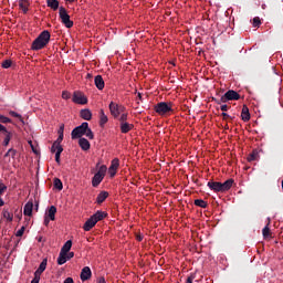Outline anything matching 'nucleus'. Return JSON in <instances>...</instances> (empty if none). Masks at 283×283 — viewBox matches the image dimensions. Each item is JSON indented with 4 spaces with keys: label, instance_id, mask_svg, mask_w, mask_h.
I'll use <instances>...</instances> for the list:
<instances>
[{
    "label": "nucleus",
    "instance_id": "f257e3e1",
    "mask_svg": "<svg viewBox=\"0 0 283 283\" xmlns=\"http://www.w3.org/2000/svg\"><path fill=\"white\" fill-rule=\"evenodd\" d=\"M208 187L209 189H211V191H216V192L229 191V189L233 187V179H228L223 184L218 181H209Z\"/></svg>",
    "mask_w": 283,
    "mask_h": 283
},
{
    "label": "nucleus",
    "instance_id": "aec40b11",
    "mask_svg": "<svg viewBox=\"0 0 283 283\" xmlns=\"http://www.w3.org/2000/svg\"><path fill=\"white\" fill-rule=\"evenodd\" d=\"M94 82H95V86L97 87V90H104L105 81L103 80V76L96 75L94 78Z\"/></svg>",
    "mask_w": 283,
    "mask_h": 283
},
{
    "label": "nucleus",
    "instance_id": "a19ab883",
    "mask_svg": "<svg viewBox=\"0 0 283 283\" xmlns=\"http://www.w3.org/2000/svg\"><path fill=\"white\" fill-rule=\"evenodd\" d=\"M0 123H12V119L3 115H0Z\"/></svg>",
    "mask_w": 283,
    "mask_h": 283
},
{
    "label": "nucleus",
    "instance_id": "a878e982",
    "mask_svg": "<svg viewBox=\"0 0 283 283\" xmlns=\"http://www.w3.org/2000/svg\"><path fill=\"white\" fill-rule=\"evenodd\" d=\"M30 6V3L28 2V0H20L19 1V8L20 10H22V12L25 14V12H28V7Z\"/></svg>",
    "mask_w": 283,
    "mask_h": 283
},
{
    "label": "nucleus",
    "instance_id": "a18cd8bd",
    "mask_svg": "<svg viewBox=\"0 0 283 283\" xmlns=\"http://www.w3.org/2000/svg\"><path fill=\"white\" fill-rule=\"evenodd\" d=\"M39 282H41V276H39L38 274H34V277L31 281V283H39Z\"/></svg>",
    "mask_w": 283,
    "mask_h": 283
},
{
    "label": "nucleus",
    "instance_id": "1a4fd4ad",
    "mask_svg": "<svg viewBox=\"0 0 283 283\" xmlns=\"http://www.w3.org/2000/svg\"><path fill=\"white\" fill-rule=\"evenodd\" d=\"M87 129V122L82 123V125L75 127L72 133L71 136L72 138H82V136H85V130Z\"/></svg>",
    "mask_w": 283,
    "mask_h": 283
},
{
    "label": "nucleus",
    "instance_id": "c85d7f7f",
    "mask_svg": "<svg viewBox=\"0 0 283 283\" xmlns=\"http://www.w3.org/2000/svg\"><path fill=\"white\" fill-rule=\"evenodd\" d=\"M84 136H86V138H88L90 140H94V133L90 128V124H86Z\"/></svg>",
    "mask_w": 283,
    "mask_h": 283
},
{
    "label": "nucleus",
    "instance_id": "2eb2a0df",
    "mask_svg": "<svg viewBox=\"0 0 283 283\" xmlns=\"http://www.w3.org/2000/svg\"><path fill=\"white\" fill-rule=\"evenodd\" d=\"M78 145L83 151H90V147H92V145L90 144V140L83 137H80Z\"/></svg>",
    "mask_w": 283,
    "mask_h": 283
},
{
    "label": "nucleus",
    "instance_id": "f3484780",
    "mask_svg": "<svg viewBox=\"0 0 283 283\" xmlns=\"http://www.w3.org/2000/svg\"><path fill=\"white\" fill-rule=\"evenodd\" d=\"M133 129H134V124H129L127 122L120 123L122 134H128V132H132Z\"/></svg>",
    "mask_w": 283,
    "mask_h": 283
},
{
    "label": "nucleus",
    "instance_id": "2f4dec72",
    "mask_svg": "<svg viewBox=\"0 0 283 283\" xmlns=\"http://www.w3.org/2000/svg\"><path fill=\"white\" fill-rule=\"evenodd\" d=\"M195 205L196 207H201V209H207V202L202 199H196Z\"/></svg>",
    "mask_w": 283,
    "mask_h": 283
},
{
    "label": "nucleus",
    "instance_id": "e433bc0d",
    "mask_svg": "<svg viewBox=\"0 0 283 283\" xmlns=\"http://www.w3.org/2000/svg\"><path fill=\"white\" fill-rule=\"evenodd\" d=\"M9 114L13 117V118H19L21 120V123H23V117L21 116V114L14 112V111H10Z\"/></svg>",
    "mask_w": 283,
    "mask_h": 283
},
{
    "label": "nucleus",
    "instance_id": "58836bf2",
    "mask_svg": "<svg viewBox=\"0 0 283 283\" xmlns=\"http://www.w3.org/2000/svg\"><path fill=\"white\" fill-rule=\"evenodd\" d=\"M71 94H70V92H67V91H63L62 92V98L64 99V101H70V98H71Z\"/></svg>",
    "mask_w": 283,
    "mask_h": 283
},
{
    "label": "nucleus",
    "instance_id": "13d9d810",
    "mask_svg": "<svg viewBox=\"0 0 283 283\" xmlns=\"http://www.w3.org/2000/svg\"><path fill=\"white\" fill-rule=\"evenodd\" d=\"M139 98H140V94H138Z\"/></svg>",
    "mask_w": 283,
    "mask_h": 283
},
{
    "label": "nucleus",
    "instance_id": "09e8293b",
    "mask_svg": "<svg viewBox=\"0 0 283 283\" xmlns=\"http://www.w3.org/2000/svg\"><path fill=\"white\" fill-rule=\"evenodd\" d=\"M63 283H74V279L67 277V279L64 280Z\"/></svg>",
    "mask_w": 283,
    "mask_h": 283
},
{
    "label": "nucleus",
    "instance_id": "6ab92c4d",
    "mask_svg": "<svg viewBox=\"0 0 283 283\" xmlns=\"http://www.w3.org/2000/svg\"><path fill=\"white\" fill-rule=\"evenodd\" d=\"M45 269H48V259H44V260L40 263V266H39L38 270L34 272V275L41 276V274L43 273V271H45Z\"/></svg>",
    "mask_w": 283,
    "mask_h": 283
},
{
    "label": "nucleus",
    "instance_id": "ea45409f",
    "mask_svg": "<svg viewBox=\"0 0 283 283\" xmlns=\"http://www.w3.org/2000/svg\"><path fill=\"white\" fill-rule=\"evenodd\" d=\"M261 23L262 22L258 17L253 19V28H260Z\"/></svg>",
    "mask_w": 283,
    "mask_h": 283
},
{
    "label": "nucleus",
    "instance_id": "412c9836",
    "mask_svg": "<svg viewBox=\"0 0 283 283\" xmlns=\"http://www.w3.org/2000/svg\"><path fill=\"white\" fill-rule=\"evenodd\" d=\"M108 197H109V192L107 191L99 192L96 198L97 205H103V202H105V200H107Z\"/></svg>",
    "mask_w": 283,
    "mask_h": 283
},
{
    "label": "nucleus",
    "instance_id": "7ed1b4c3",
    "mask_svg": "<svg viewBox=\"0 0 283 283\" xmlns=\"http://www.w3.org/2000/svg\"><path fill=\"white\" fill-rule=\"evenodd\" d=\"M107 214L103 211H97L83 226L84 231H92L97 222H101Z\"/></svg>",
    "mask_w": 283,
    "mask_h": 283
},
{
    "label": "nucleus",
    "instance_id": "4be33fe9",
    "mask_svg": "<svg viewBox=\"0 0 283 283\" xmlns=\"http://www.w3.org/2000/svg\"><path fill=\"white\" fill-rule=\"evenodd\" d=\"M80 116L84 120H92V111H90L88 108L82 109L80 112Z\"/></svg>",
    "mask_w": 283,
    "mask_h": 283
},
{
    "label": "nucleus",
    "instance_id": "5fc2aeb1",
    "mask_svg": "<svg viewBox=\"0 0 283 283\" xmlns=\"http://www.w3.org/2000/svg\"><path fill=\"white\" fill-rule=\"evenodd\" d=\"M136 240H137L138 242H143V235H142V234H137V235H136Z\"/></svg>",
    "mask_w": 283,
    "mask_h": 283
},
{
    "label": "nucleus",
    "instance_id": "20e7f679",
    "mask_svg": "<svg viewBox=\"0 0 283 283\" xmlns=\"http://www.w3.org/2000/svg\"><path fill=\"white\" fill-rule=\"evenodd\" d=\"M155 112L159 116H169L170 112H174V105L171 103L160 102L155 105Z\"/></svg>",
    "mask_w": 283,
    "mask_h": 283
},
{
    "label": "nucleus",
    "instance_id": "b1692460",
    "mask_svg": "<svg viewBox=\"0 0 283 283\" xmlns=\"http://www.w3.org/2000/svg\"><path fill=\"white\" fill-rule=\"evenodd\" d=\"M48 8H51V10H59V0H46Z\"/></svg>",
    "mask_w": 283,
    "mask_h": 283
},
{
    "label": "nucleus",
    "instance_id": "9b49d317",
    "mask_svg": "<svg viewBox=\"0 0 283 283\" xmlns=\"http://www.w3.org/2000/svg\"><path fill=\"white\" fill-rule=\"evenodd\" d=\"M73 103H76L77 105H87V97L85 94L75 91L73 93Z\"/></svg>",
    "mask_w": 283,
    "mask_h": 283
},
{
    "label": "nucleus",
    "instance_id": "4468645a",
    "mask_svg": "<svg viewBox=\"0 0 283 283\" xmlns=\"http://www.w3.org/2000/svg\"><path fill=\"white\" fill-rule=\"evenodd\" d=\"M82 282H87L92 277V270L90 266H85L82 269L81 275H80Z\"/></svg>",
    "mask_w": 283,
    "mask_h": 283
},
{
    "label": "nucleus",
    "instance_id": "9d476101",
    "mask_svg": "<svg viewBox=\"0 0 283 283\" xmlns=\"http://www.w3.org/2000/svg\"><path fill=\"white\" fill-rule=\"evenodd\" d=\"M228 101H240V94L233 90L228 91L221 96V103H228Z\"/></svg>",
    "mask_w": 283,
    "mask_h": 283
},
{
    "label": "nucleus",
    "instance_id": "603ef678",
    "mask_svg": "<svg viewBox=\"0 0 283 283\" xmlns=\"http://www.w3.org/2000/svg\"><path fill=\"white\" fill-rule=\"evenodd\" d=\"M0 132H3L6 134V132H8V128H6V126L0 124Z\"/></svg>",
    "mask_w": 283,
    "mask_h": 283
},
{
    "label": "nucleus",
    "instance_id": "473e14b6",
    "mask_svg": "<svg viewBox=\"0 0 283 283\" xmlns=\"http://www.w3.org/2000/svg\"><path fill=\"white\" fill-rule=\"evenodd\" d=\"M128 116H129V113H127V111H124V112L120 113V115L118 116L119 122H120V123H127L126 120H127Z\"/></svg>",
    "mask_w": 283,
    "mask_h": 283
},
{
    "label": "nucleus",
    "instance_id": "dca6fc26",
    "mask_svg": "<svg viewBox=\"0 0 283 283\" xmlns=\"http://www.w3.org/2000/svg\"><path fill=\"white\" fill-rule=\"evenodd\" d=\"M46 218H50L52 221L56 220V207L51 206L44 214Z\"/></svg>",
    "mask_w": 283,
    "mask_h": 283
},
{
    "label": "nucleus",
    "instance_id": "72a5a7b5",
    "mask_svg": "<svg viewBox=\"0 0 283 283\" xmlns=\"http://www.w3.org/2000/svg\"><path fill=\"white\" fill-rule=\"evenodd\" d=\"M54 187H55V189H59V191H61L63 189V182L61 181V179H59V178L54 179Z\"/></svg>",
    "mask_w": 283,
    "mask_h": 283
},
{
    "label": "nucleus",
    "instance_id": "ddd939ff",
    "mask_svg": "<svg viewBox=\"0 0 283 283\" xmlns=\"http://www.w3.org/2000/svg\"><path fill=\"white\" fill-rule=\"evenodd\" d=\"M61 143H63V126H61L59 129V137L53 143V145L51 147V151H56V149H59V147H63V146H61Z\"/></svg>",
    "mask_w": 283,
    "mask_h": 283
},
{
    "label": "nucleus",
    "instance_id": "39448f33",
    "mask_svg": "<svg viewBox=\"0 0 283 283\" xmlns=\"http://www.w3.org/2000/svg\"><path fill=\"white\" fill-rule=\"evenodd\" d=\"M71 250H72V240H69L64 243V245L60 251V254L57 258V264L60 266H63V264H65V255H67V253H70Z\"/></svg>",
    "mask_w": 283,
    "mask_h": 283
},
{
    "label": "nucleus",
    "instance_id": "a211bd4d",
    "mask_svg": "<svg viewBox=\"0 0 283 283\" xmlns=\"http://www.w3.org/2000/svg\"><path fill=\"white\" fill-rule=\"evenodd\" d=\"M241 118L244 123H249V120H251V114L249 113V107H247V105L242 108Z\"/></svg>",
    "mask_w": 283,
    "mask_h": 283
},
{
    "label": "nucleus",
    "instance_id": "0eeeda50",
    "mask_svg": "<svg viewBox=\"0 0 283 283\" xmlns=\"http://www.w3.org/2000/svg\"><path fill=\"white\" fill-rule=\"evenodd\" d=\"M109 112L113 118H118L123 112H125V106L117 104L115 102L109 103Z\"/></svg>",
    "mask_w": 283,
    "mask_h": 283
},
{
    "label": "nucleus",
    "instance_id": "f8f14e48",
    "mask_svg": "<svg viewBox=\"0 0 283 283\" xmlns=\"http://www.w3.org/2000/svg\"><path fill=\"white\" fill-rule=\"evenodd\" d=\"M118 167H120V160H118V158H114L108 168V174L111 178H114V176H116V172L118 171Z\"/></svg>",
    "mask_w": 283,
    "mask_h": 283
},
{
    "label": "nucleus",
    "instance_id": "4c0bfd02",
    "mask_svg": "<svg viewBox=\"0 0 283 283\" xmlns=\"http://www.w3.org/2000/svg\"><path fill=\"white\" fill-rule=\"evenodd\" d=\"M11 66H12V61L6 60V61L2 62V67H3L4 70H8V69L11 67Z\"/></svg>",
    "mask_w": 283,
    "mask_h": 283
},
{
    "label": "nucleus",
    "instance_id": "f03ea898",
    "mask_svg": "<svg viewBox=\"0 0 283 283\" xmlns=\"http://www.w3.org/2000/svg\"><path fill=\"white\" fill-rule=\"evenodd\" d=\"M50 43V32L43 31L32 43V50H43Z\"/></svg>",
    "mask_w": 283,
    "mask_h": 283
},
{
    "label": "nucleus",
    "instance_id": "de8ad7c7",
    "mask_svg": "<svg viewBox=\"0 0 283 283\" xmlns=\"http://www.w3.org/2000/svg\"><path fill=\"white\" fill-rule=\"evenodd\" d=\"M50 220H52L50 217L44 216V226L48 227L50 224Z\"/></svg>",
    "mask_w": 283,
    "mask_h": 283
},
{
    "label": "nucleus",
    "instance_id": "393cba45",
    "mask_svg": "<svg viewBox=\"0 0 283 283\" xmlns=\"http://www.w3.org/2000/svg\"><path fill=\"white\" fill-rule=\"evenodd\" d=\"M52 154H55V163L57 165L61 164V154H63V147L55 148V151H52Z\"/></svg>",
    "mask_w": 283,
    "mask_h": 283
},
{
    "label": "nucleus",
    "instance_id": "423d86ee",
    "mask_svg": "<svg viewBox=\"0 0 283 283\" xmlns=\"http://www.w3.org/2000/svg\"><path fill=\"white\" fill-rule=\"evenodd\" d=\"M105 174H107V166L103 165L98 168V171L94 175L92 179L93 187H98L101 182H103V178H105Z\"/></svg>",
    "mask_w": 283,
    "mask_h": 283
},
{
    "label": "nucleus",
    "instance_id": "49530a36",
    "mask_svg": "<svg viewBox=\"0 0 283 283\" xmlns=\"http://www.w3.org/2000/svg\"><path fill=\"white\" fill-rule=\"evenodd\" d=\"M6 189H8V187H6V185L0 184V196H2L3 191H6Z\"/></svg>",
    "mask_w": 283,
    "mask_h": 283
},
{
    "label": "nucleus",
    "instance_id": "c03bdc74",
    "mask_svg": "<svg viewBox=\"0 0 283 283\" xmlns=\"http://www.w3.org/2000/svg\"><path fill=\"white\" fill-rule=\"evenodd\" d=\"M24 231H25V228L22 227L20 230L17 231V237L21 238V235H23Z\"/></svg>",
    "mask_w": 283,
    "mask_h": 283
},
{
    "label": "nucleus",
    "instance_id": "c9c22d12",
    "mask_svg": "<svg viewBox=\"0 0 283 283\" xmlns=\"http://www.w3.org/2000/svg\"><path fill=\"white\" fill-rule=\"evenodd\" d=\"M14 156H17V150L10 148V149L6 153L4 158H8V157L14 158Z\"/></svg>",
    "mask_w": 283,
    "mask_h": 283
},
{
    "label": "nucleus",
    "instance_id": "37998d69",
    "mask_svg": "<svg viewBox=\"0 0 283 283\" xmlns=\"http://www.w3.org/2000/svg\"><path fill=\"white\" fill-rule=\"evenodd\" d=\"M72 258H74V252H67L66 255H64V260L65 262H67V260H72Z\"/></svg>",
    "mask_w": 283,
    "mask_h": 283
},
{
    "label": "nucleus",
    "instance_id": "79ce46f5",
    "mask_svg": "<svg viewBox=\"0 0 283 283\" xmlns=\"http://www.w3.org/2000/svg\"><path fill=\"white\" fill-rule=\"evenodd\" d=\"M186 283H200L198 280H196L195 275H191L187 279Z\"/></svg>",
    "mask_w": 283,
    "mask_h": 283
},
{
    "label": "nucleus",
    "instance_id": "4d7b16f0",
    "mask_svg": "<svg viewBox=\"0 0 283 283\" xmlns=\"http://www.w3.org/2000/svg\"><path fill=\"white\" fill-rule=\"evenodd\" d=\"M87 76H88V78H90L92 75L87 74Z\"/></svg>",
    "mask_w": 283,
    "mask_h": 283
},
{
    "label": "nucleus",
    "instance_id": "864d4df0",
    "mask_svg": "<svg viewBox=\"0 0 283 283\" xmlns=\"http://www.w3.org/2000/svg\"><path fill=\"white\" fill-rule=\"evenodd\" d=\"M29 144L31 145L32 151H33L34 154H38L36 148H34V145H32V142H29Z\"/></svg>",
    "mask_w": 283,
    "mask_h": 283
},
{
    "label": "nucleus",
    "instance_id": "cd10ccee",
    "mask_svg": "<svg viewBox=\"0 0 283 283\" xmlns=\"http://www.w3.org/2000/svg\"><path fill=\"white\" fill-rule=\"evenodd\" d=\"M2 216L8 222H12V220H14V214L8 210H3Z\"/></svg>",
    "mask_w": 283,
    "mask_h": 283
},
{
    "label": "nucleus",
    "instance_id": "c756f323",
    "mask_svg": "<svg viewBox=\"0 0 283 283\" xmlns=\"http://www.w3.org/2000/svg\"><path fill=\"white\" fill-rule=\"evenodd\" d=\"M260 158V154L258 153V150H253L249 157L248 160L249 163H253V160H258Z\"/></svg>",
    "mask_w": 283,
    "mask_h": 283
},
{
    "label": "nucleus",
    "instance_id": "3c124183",
    "mask_svg": "<svg viewBox=\"0 0 283 283\" xmlns=\"http://www.w3.org/2000/svg\"><path fill=\"white\" fill-rule=\"evenodd\" d=\"M227 109H229V106H227V104L221 105V112H227Z\"/></svg>",
    "mask_w": 283,
    "mask_h": 283
},
{
    "label": "nucleus",
    "instance_id": "f704fd0d",
    "mask_svg": "<svg viewBox=\"0 0 283 283\" xmlns=\"http://www.w3.org/2000/svg\"><path fill=\"white\" fill-rule=\"evenodd\" d=\"M263 233V238H271V229L269 228V226H265L262 230Z\"/></svg>",
    "mask_w": 283,
    "mask_h": 283
},
{
    "label": "nucleus",
    "instance_id": "bb28decb",
    "mask_svg": "<svg viewBox=\"0 0 283 283\" xmlns=\"http://www.w3.org/2000/svg\"><path fill=\"white\" fill-rule=\"evenodd\" d=\"M108 118L107 115H105V111L101 109L99 111V125L103 127L107 123Z\"/></svg>",
    "mask_w": 283,
    "mask_h": 283
},
{
    "label": "nucleus",
    "instance_id": "6e6d98bb",
    "mask_svg": "<svg viewBox=\"0 0 283 283\" xmlns=\"http://www.w3.org/2000/svg\"><path fill=\"white\" fill-rule=\"evenodd\" d=\"M221 116L223 117V120H227V118H229V114L227 113H222Z\"/></svg>",
    "mask_w": 283,
    "mask_h": 283
},
{
    "label": "nucleus",
    "instance_id": "5701e85b",
    "mask_svg": "<svg viewBox=\"0 0 283 283\" xmlns=\"http://www.w3.org/2000/svg\"><path fill=\"white\" fill-rule=\"evenodd\" d=\"M34 209V203L32 201H28L24 206L23 213L25 216H32V210Z\"/></svg>",
    "mask_w": 283,
    "mask_h": 283
},
{
    "label": "nucleus",
    "instance_id": "8fccbe9b",
    "mask_svg": "<svg viewBox=\"0 0 283 283\" xmlns=\"http://www.w3.org/2000/svg\"><path fill=\"white\" fill-rule=\"evenodd\" d=\"M97 283H107V282L105 281V277L101 276L97 279Z\"/></svg>",
    "mask_w": 283,
    "mask_h": 283
},
{
    "label": "nucleus",
    "instance_id": "7c9ffc66",
    "mask_svg": "<svg viewBox=\"0 0 283 283\" xmlns=\"http://www.w3.org/2000/svg\"><path fill=\"white\" fill-rule=\"evenodd\" d=\"M11 139H12V134L10 132H6L4 133V140H3L4 147H8L10 145Z\"/></svg>",
    "mask_w": 283,
    "mask_h": 283
},
{
    "label": "nucleus",
    "instance_id": "6e6552de",
    "mask_svg": "<svg viewBox=\"0 0 283 283\" xmlns=\"http://www.w3.org/2000/svg\"><path fill=\"white\" fill-rule=\"evenodd\" d=\"M59 13L63 25H65V28H73L74 22L70 20V14H67V10H65V8L63 7H60Z\"/></svg>",
    "mask_w": 283,
    "mask_h": 283
}]
</instances>
